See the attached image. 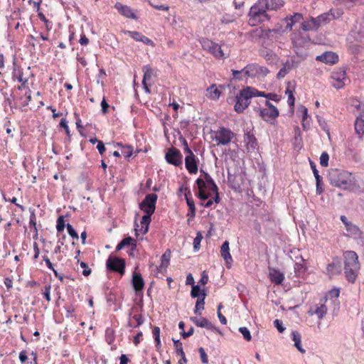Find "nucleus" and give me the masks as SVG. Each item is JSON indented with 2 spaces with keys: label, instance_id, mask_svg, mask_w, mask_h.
<instances>
[{
  "label": "nucleus",
  "instance_id": "aec40b11",
  "mask_svg": "<svg viewBox=\"0 0 364 364\" xmlns=\"http://www.w3.org/2000/svg\"><path fill=\"white\" fill-rule=\"evenodd\" d=\"M316 60L326 64L333 65L338 61V56L333 52L327 51L321 55L316 56Z\"/></svg>",
  "mask_w": 364,
  "mask_h": 364
},
{
  "label": "nucleus",
  "instance_id": "c85d7f7f",
  "mask_svg": "<svg viewBox=\"0 0 364 364\" xmlns=\"http://www.w3.org/2000/svg\"><path fill=\"white\" fill-rule=\"evenodd\" d=\"M269 279L275 284H280L284 279V275L278 269H269Z\"/></svg>",
  "mask_w": 364,
  "mask_h": 364
},
{
  "label": "nucleus",
  "instance_id": "de8ad7c7",
  "mask_svg": "<svg viewBox=\"0 0 364 364\" xmlns=\"http://www.w3.org/2000/svg\"><path fill=\"white\" fill-rule=\"evenodd\" d=\"M355 130L358 134L363 135L364 134V122L356 119L355 122Z\"/></svg>",
  "mask_w": 364,
  "mask_h": 364
},
{
  "label": "nucleus",
  "instance_id": "774afa93",
  "mask_svg": "<svg viewBox=\"0 0 364 364\" xmlns=\"http://www.w3.org/2000/svg\"><path fill=\"white\" fill-rule=\"evenodd\" d=\"M101 107H102V113L103 114H106L107 113H108V109L109 107V105L107 102L105 97H103V99L101 102Z\"/></svg>",
  "mask_w": 364,
  "mask_h": 364
},
{
  "label": "nucleus",
  "instance_id": "ea45409f",
  "mask_svg": "<svg viewBox=\"0 0 364 364\" xmlns=\"http://www.w3.org/2000/svg\"><path fill=\"white\" fill-rule=\"evenodd\" d=\"M170 257H171V251L169 250H168L161 256V262L160 268L166 269L168 266L169 262H170Z\"/></svg>",
  "mask_w": 364,
  "mask_h": 364
},
{
  "label": "nucleus",
  "instance_id": "bb28decb",
  "mask_svg": "<svg viewBox=\"0 0 364 364\" xmlns=\"http://www.w3.org/2000/svg\"><path fill=\"white\" fill-rule=\"evenodd\" d=\"M23 90H25L23 95L16 98V102L22 108L27 107L32 99L31 90L28 87Z\"/></svg>",
  "mask_w": 364,
  "mask_h": 364
},
{
  "label": "nucleus",
  "instance_id": "58836bf2",
  "mask_svg": "<svg viewBox=\"0 0 364 364\" xmlns=\"http://www.w3.org/2000/svg\"><path fill=\"white\" fill-rule=\"evenodd\" d=\"M293 63H290L287 61L286 63L284 64L282 68L280 69L279 73H277V78L282 79L285 77V75L292 69Z\"/></svg>",
  "mask_w": 364,
  "mask_h": 364
},
{
  "label": "nucleus",
  "instance_id": "ddd939ff",
  "mask_svg": "<svg viewBox=\"0 0 364 364\" xmlns=\"http://www.w3.org/2000/svg\"><path fill=\"white\" fill-rule=\"evenodd\" d=\"M165 159L168 164L179 166L182 164L183 156L178 149L171 147L166 153Z\"/></svg>",
  "mask_w": 364,
  "mask_h": 364
},
{
  "label": "nucleus",
  "instance_id": "b1692460",
  "mask_svg": "<svg viewBox=\"0 0 364 364\" xmlns=\"http://www.w3.org/2000/svg\"><path fill=\"white\" fill-rule=\"evenodd\" d=\"M305 259L301 257L300 261L295 262L294 269L296 277L304 278L307 271Z\"/></svg>",
  "mask_w": 364,
  "mask_h": 364
},
{
  "label": "nucleus",
  "instance_id": "393cba45",
  "mask_svg": "<svg viewBox=\"0 0 364 364\" xmlns=\"http://www.w3.org/2000/svg\"><path fill=\"white\" fill-rule=\"evenodd\" d=\"M303 18V15L300 13H295L292 16H287L284 18V21L287 23L286 30L291 31L293 26Z\"/></svg>",
  "mask_w": 364,
  "mask_h": 364
},
{
  "label": "nucleus",
  "instance_id": "f704fd0d",
  "mask_svg": "<svg viewBox=\"0 0 364 364\" xmlns=\"http://www.w3.org/2000/svg\"><path fill=\"white\" fill-rule=\"evenodd\" d=\"M340 291L338 289H334L328 291L326 296L324 297L328 298V302L330 301L332 304L338 306L339 305V301L338 298L339 296Z\"/></svg>",
  "mask_w": 364,
  "mask_h": 364
},
{
  "label": "nucleus",
  "instance_id": "052dcab7",
  "mask_svg": "<svg viewBox=\"0 0 364 364\" xmlns=\"http://www.w3.org/2000/svg\"><path fill=\"white\" fill-rule=\"evenodd\" d=\"M60 127L64 129L67 136L70 137L71 135L70 130L69 129V127L68 125V122L65 118L61 119V120L60 122Z\"/></svg>",
  "mask_w": 364,
  "mask_h": 364
},
{
  "label": "nucleus",
  "instance_id": "5fc2aeb1",
  "mask_svg": "<svg viewBox=\"0 0 364 364\" xmlns=\"http://www.w3.org/2000/svg\"><path fill=\"white\" fill-rule=\"evenodd\" d=\"M50 290H51V286L50 285H46L42 289V294L43 295V297L46 299L48 302H50L51 300L50 298Z\"/></svg>",
  "mask_w": 364,
  "mask_h": 364
},
{
  "label": "nucleus",
  "instance_id": "4c0bfd02",
  "mask_svg": "<svg viewBox=\"0 0 364 364\" xmlns=\"http://www.w3.org/2000/svg\"><path fill=\"white\" fill-rule=\"evenodd\" d=\"M144 322V318L141 314H136L132 316V319L129 322L131 327L136 328L141 326Z\"/></svg>",
  "mask_w": 364,
  "mask_h": 364
},
{
  "label": "nucleus",
  "instance_id": "f257e3e1",
  "mask_svg": "<svg viewBox=\"0 0 364 364\" xmlns=\"http://www.w3.org/2000/svg\"><path fill=\"white\" fill-rule=\"evenodd\" d=\"M343 14L341 9H331L329 11L321 14L317 17H310L301 23V28L304 31H316L320 27L328 24L331 21L340 18Z\"/></svg>",
  "mask_w": 364,
  "mask_h": 364
},
{
  "label": "nucleus",
  "instance_id": "a18cd8bd",
  "mask_svg": "<svg viewBox=\"0 0 364 364\" xmlns=\"http://www.w3.org/2000/svg\"><path fill=\"white\" fill-rule=\"evenodd\" d=\"M246 139L247 149H255L257 146L256 138L253 135L248 134H247Z\"/></svg>",
  "mask_w": 364,
  "mask_h": 364
},
{
  "label": "nucleus",
  "instance_id": "37998d69",
  "mask_svg": "<svg viewBox=\"0 0 364 364\" xmlns=\"http://www.w3.org/2000/svg\"><path fill=\"white\" fill-rule=\"evenodd\" d=\"M200 171L204 173V178L203 179L205 181V183H208L209 186H210L211 191H216L218 186L216 185L212 177L210 176V174L203 171V170H200Z\"/></svg>",
  "mask_w": 364,
  "mask_h": 364
},
{
  "label": "nucleus",
  "instance_id": "79ce46f5",
  "mask_svg": "<svg viewBox=\"0 0 364 364\" xmlns=\"http://www.w3.org/2000/svg\"><path fill=\"white\" fill-rule=\"evenodd\" d=\"M117 145L122 146V154H123V156L125 158L129 159L132 156V154H133L132 146H129V145L122 146L121 143H117Z\"/></svg>",
  "mask_w": 364,
  "mask_h": 364
},
{
  "label": "nucleus",
  "instance_id": "412c9836",
  "mask_svg": "<svg viewBox=\"0 0 364 364\" xmlns=\"http://www.w3.org/2000/svg\"><path fill=\"white\" fill-rule=\"evenodd\" d=\"M198 159L196 156H186L185 166L191 174H196L198 173Z\"/></svg>",
  "mask_w": 364,
  "mask_h": 364
},
{
  "label": "nucleus",
  "instance_id": "e2e57ef3",
  "mask_svg": "<svg viewBox=\"0 0 364 364\" xmlns=\"http://www.w3.org/2000/svg\"><path fill=\"white\" fill-rule=\"evenodd\" d=\"M36 217L35 213H31V214L30 215L29 226H30L31 228H33L34 229V231L37 234L38 230H37V227H36Z\"/></svg>",
  "mask_w": 364,
  "mask_h": 364
},
{
  "label": "nucleus",
  "instance_id": "7c9ffc66",
  "mask_svg": "<svg viewBox=\"0 0 364 364\" xmlns=\"http://www.w3.org/2000/svg\"><path fill=\"white\" fill-rule=\"evenodd\" d=\"M326 271L330 276L339 274L341 272V264L338 260L333 261L332 263L328 264L326 267Z\"/></svg>",
  "mask_w": 364,
  "mask_h": 364
},
{
  "label": "nucleus",
  "instance_id": "72a5a7b5",
  "mask_svg": "<svg viewBox=\"0 0 364 364\" xmlns=\"http://www.w3.org/2000/svg\"><path fill=\"white\" fill-rule=\"evenodd\" d=\"M127 245H131L134 248L136 247V241L131 237H127L124 238L116 247V250L119 251L123 249Z\"/></svg>",
  "mask_w": 364,
  "mask_h": 364
},
{
  "label": "nucleus",
  "instance_id": "f8f14e48",
  "mask_svg": "<svg viewBox=\"0 0 364 364\" xmlns=\"http://www.w3.org/2000/svg\"><path fill=\"white\" fill-rule=\"evenodd\" d=\"M328 298L323 297L319 300V302L311 306L308 311L310 316L316 315L319 319L323 318L328 311Z\"/></svg>",
  "mask_w": 364,
  "mask_h": 364
},
{
  "label": "nucleus",
  "instance_id": "e433bc0d",
  "mask_svg": "<svg viewBox=\"0 0 364 364\" xmlns=\"http://www.w3.org/2000/svg\"><path fill=\"white\" fill-rule=\"evenodd\" d=\"M14 77H16L17 80L21 83V85L18 87L19 90H23L26 88L25 84L27 82L28 80L23 77V72L20 69L14 72Z\"/></svg>",
  "mask_w": 364,
  "mask_h": 364
},
{
  "label": "nucleus",
  "instance_id": "4d7b16f0",
  "mask_svg": "<svg viewBox=\"0 0 364 364\" xmlns=\"http://www.w3.org/2000/svg\"><path fill=\"white\" fill-rule=\"evenodd\" d=\"M148 230V225H141V228H139V225L137 223H135V231L136 235H139V232H140L141 235H145L146 233H147Z\"/></svg>",
  "mask_w": 364,
  "mask_h": 364
},
{
  "label": "nucleus",
  "instance_id": "1a4fd4ad",
  "mask_svg": "<svg viewBox=\"0 0 364 364\" xmlns=\"http://www.w3.org/2000/svg\"><path fill=\"white\" fill-rule=\"evenodd\" d=\"M251 94L247 87L242 90L236 96V102L234 109L237 113H242L250 105Z\"/></svg>",
  "mask_w": 364,
  "mask_h": 364
},
{
  "label": "nucleus",
  "instance_id": "a211bd4d",
  "mask_svg": "<svg viewBox=\"0 0 364 364\" xmlns=\"http://www.w3.org/2000/svg\"><path fill=\"white\" fill-rule=\"evenodd\" d=\"M124 33L136 41L142 42L143 43L152 47L155 46L152 40L138 31H125Z\"/></svg>",
  "mask_w": 364,
  "mask_h": 364
},
{
  "label": "nucleus",
  "instance_id": "5701e85b",
  "mask_svg": "<svg viewBox=\"0 0 364 364\" xmlns=\"http://www.w3.org/2000/svg\"><path fill=\"white\" fill-rule=\"evenodd\" d=\"M242 71H244L246 76L253 77L257 76L260 72H263V68L259 67L257 64L251 63L245 66Z\"/></svg>",
  "mask_w": 364,
  "mask_h": 364
},
{
  "label": "nucleus",
  "instance_id": "cd10ccee",
  "mask_svg": "<svg viewBox=\"0 0 364 364\" xmlns=\"http://www.w3.org/2000/svg\"><path fill=\"white\" fill-rule=\"evenodd\" d=\"M346 230L348 232L347 236L354 238H361L363 234L360 228L352 223L346 224Z\"/></svg>",
  "mask_w": 364,
  "mask_h": 364
},
{
  "label": "nucleus",
  "instance_id": "49530a36",
  "mask_svg": "<svg viewBox=\"0 0 364 364\" xmlns=\"http://www.w3.org/2000/svg\"><path fill=\"white\" fill-rule=\"evenodd\" d=\"M173 346L175 348L176 354L178 356L183 355V354H185V353L183 349L182 343L178 340L176 341L174 339H173Z\"/></svg>",
  "mask_w": 364,
  "mask_h": 364
},
{
  "label": "nucleus",
  "instance_id": "c03bdc74",
  "mask_svg": "<svg viewBox=\"0 0 364 364\" xmlns=\"http://www.w3.org/2000/svg\"><path fill=\"white\" fill-rule=\"evenodd\" d=\"M185 199L186 200L187 205L188 206L189 210H192V217H195L196 215V207L195 203L192 198V194L189 196H186Z\"/></svg>",
  "mask_w": 364,
  "mask_h": 364
},
{
  "label": "nucleus",
  "instance_id": "c756f323",
  "mask_svg": "<svg viewBox=\"0 0 364 364\" xmlns=\"http://www.w3.org/2000/svg\"><path fill=\"white\" fill-rule=\"evenodd\" d=\"M221 91L219 90L215 84L210 85L206 90V97L212 100H217L219 99Z\"/></svg>",
  "mask_w": 364,
  "mask_h": 364
},
{
  "label": "nucleus",
  "instance_id": "473e14b6",
  "mask_svg": "<svg viewBox=\"0 0 364 364\" xmlns=\"http://www.w3.org/2000/svg\"><path fill=\"white\" fill-rule=\"evenodd\" d=\"M291 338L294 342V346L302 354L305 353L306 350L301 346V336L299 332L294 331L291 332Z\"/></svg>",
  "mask_w": 364,
  "mask_h": 364
},
{
  "label": "nucleus",
  "instance_id": "423d86ee",
  "mask_svg": "<svg viewBox=\"0 0 364 364\" xmlns=\"http://www.w3.org/2000/svg\"><path fill=\"white\" fill-rule=\"evenodd\" d=\"M355 182L356 180L352 173L346 171L338 173L337 178L332 181L335 186L349 191L353 189Z\"/></svg>",
  "mask_w": 364,
  "mask_h": 364
},
{
  "label": "nucleus",
  "instance_id": "a19ab883",
  "mask_svg": "<svg viewBox=\"0 0 364 364\" xmlns=\"http://www.w3.org/2000/svg\"><path fill=\"white\" fill-rule=\"evenodd\" d=\"M38 17L41 21L44 23L46 31L48 33L53 28V23L47 19L46 16L42 12L38 13Z\"/></svg>",
  "mask_w": 364,
  "mask_h": 364
},
{
  "label": "nucleus",
  "instance_id": "6ab92c4d",
  "mask_svg": "<svg viewBox=\"0 0 364 364\" xmlns=\"http://www.w3.org/2000/svg\"><path fill=\"white\" fill-rule=\"evenodd\" d=\"M114 8L118 11V12L123 16L132 18V19H137L136 15L134 14V12L132 11V9L127 6L123 5L120 2H117L114 4Z\"/></svg>",
  "mask_w": 364,
  "mask_h": 364
},
{
  "label": "nucleus",
  "instance_id": "a878e982",
  "mask_svg": "<svg viewBox=\"0 0 364 364\" xmlns=\"http://www.w3.org/2000/svg\"><path fill=\"white\" fill-rule=\"evenodd\" d=\"M132 286L136 292L141 291L144 287V282L140 273L134 272L132 275Z\"/></svg>",
  "mask_w": 364,
  "mask_h": 364
},
{
  "label": "nucleus",
  "instance_id": "864d4df0",
  "mask_svg": "<svg viewBox=\"0 0 364 364\" xmlns=\"http://www.w3.org/2000/svg\"><path fill=\"white\" fill-rule=\"evenodd\" d=\"M247 89L251 94V98L252 97H264L266 98L267 94L265 92L258 91L257 89L251 87H247Z\"/></svg>",
  "mask_w": 364,
  "mask_h": 364
},
{
  "label": "nucleus",
  "instance_id": "bf43d9fd",
  "mask_svg": "<svg viewBox=\"0 0 364 364\" xmlns=\"http://www.w3.org/2000/svg\"><path fill=\"white\" fill-rule=\"evenodd\" d=\"M66 228H67V230H68V234L73 238V239H75V240H78L79 238V236H78V234L77 233V232L75 231V230L73 228V227L70 225V224H67L66 225Z\"/></svg>",
  "mask_w": 364,
  "mask_h": 364
},
{
  "label": "nucleus",
  "instance_id": "09e8293b",
  "mask_svg": "<svg viewBox=\"0 0 364 364\" xmlns=\"http://www.w3.org/2000/svg\"><path fill=\"white\" fill-rule=\"evenodd\" d=\"M183 193H184V197H186V196L191 195V190L189 189L187 183H185L180 186L177 194L178 196H181Z\"/></svg>",
  "mask_w": 364,
  "mask_h": 364
},
{
  "label": "nucleus",
  "instance_id": "680f3d73",
  "mask_svg": "<svg viewBox=\"0 0 364 364\" xmlns=\"http://www.w3.org/2000/svg\"><path fill=\"white\" fill-rule=\"evenodd\" d=\"M182 141H183V150H184V152L185 154H186V156H195L194 154L193 153V151L191 150V149L188 147V142L187 141L184 139V138H182Z\"/></svg>",
  "mask_w": 364,
  "mask_h": 364
},
{
  "label": "nucleus",
  "instance_id": "7ed1b4c3",
  "mask_svg": "<svg viewBox=\"0 0 364 364\" xmlns=\"http://www.w3.org/2000/svg\"><path fill=\"white\" fill-rule=\"evenodd\" d=\"M264 1L258 0L251 8L249 12L248 23L250 26H255L269 19L267 14V8Z\"/></svg>",
  "mask_w": 364,
  "mask_h": 364
},
{
  "label": "nucleus",
  "instance_id": "6e6552de",
  "mask_svg": "<svg viewBox=\"0 0 364 364\" xmlns=\"http://www.w3.org/2000/svg\"><path fill=\"white\" fill-rule=\"evenodd\" d=\"M106 266L108 270L117 272L121 276L125 273V260L117 256L110 255L107 259Z\"/></svg>",
  "mask_w": 364,
  "mask_h": 364
},
{
  "label": "nucleus",
  "instance_id": "9d476101",
  "mask_svg": "<svg viewBox=\"0 0 364 364\" xmlns=\"http://www.w3.org/2000/svg\"><path fill=\"white\" fill-rule=\"evenodd\" d=\"M265 105L266 107L258 109L259 116L267 122L274 120L279 114L278 109L269 100H266Z\"/></svg>",
  "mask_w": 364,
  "mask_h": 364
},
{
  "label": "nucleus",
  "instance_id": "603ef678",
  "mask_svg": "<svg viewBox=\"0 0 364 364\" xmlns=\"http://www.w3.org/2000/svg\"><path fill=\"white\" fill-rule=\"evenodd\" d=\"M202 239H203L202 234L200 232H198L196 237L194 238V240H193V248L196 251L199 250Z\"/></svg>",
  "mask_w": 364,
  "mask_h": 364
},
{
  "label": "nucleus",
  "instance_id": "3c124183",
  "mask_svg": "<svg viewBox=\"0 0 364 364\" xmlns=\"http://www.w3.org/2000/svg\"><path fill=\"white\" fill-rule=\"evenodd\" d=\"M66 225L63 216H59L57 220L56 230L58 232H63Z\"/></svg>",
  "mask_w": 364,
  "mask_h": 364
},
{
  "label": "nucleus",
  "instance_id": "69168bd1",
  "mask_svg": "<svg viewBox=\"0 0 364 364\" xmlns=\"http://www.w3.org/2000/svg\"><path fill=\"white\" fill-rule=\"evenodd\" d=\"M80 264V267L83 268L82 274L85 277L89 276L91 274L92 271L91 269L88 267V265L84 262H81Z\"/></svg>",
  "mask_w": 364,
  "mask_h": 364
},
{
  "label": "nucleus",
  "instance_id": "13d9d810",
  "mask_svg": "<svg viewBox=\"0 0 364 364\" xmlns=\"http://www.w3.org/2000/svg\"><path fill=\"white\" fill-rule=\"evenodd\" d=\"M329 156L326 152H323L320 156V164L323 167L328 165Z\"/></svg>",
  "mask_w": 364,
  "mask_h": 364
},
{
  "label": "nucleus",
  "instance_id": "f3484780",
  "mask_svg": "<svg viewBox=\"0 0 364 364\" xmlns=\"http://www.w3.org/2000/svg\"><path fill=\"white\" fill-rule=\"evenodd\" d=\"M191 321L198 327L220 333V330L206 318L191 317Z\"/></svg>",
  "mask_w": 364,
  "mask_h": 364
},
{
  "label": "nucleus",
  "instance_id": "dca6fc26",
  "mask_svg": "<svg viewBox=\"0 0 364 364\" xmlns=\"http://www.w3.org/2000/svg\"><path fill=\"white\" fill-rule=\"evenodd\" d=\"M331 84L336 89H341L344 87L346 81V71L339 69L332 73Z\"/></svg>",
  "mask_w": 364,
  "mask_h": 364
},
{
  "label": "nucleus",
  "instance_id": "39448f33",
  "mask_svg": "<svg viewBox=\"0 0 364 364\" xmlns=\"http://www.w3.org/2000/svg\"><path fill=\"white\" fill-rule=\"evenodd\" d=\"M357 43H353L349 48L350 53L360 60H364V22L360 23V28L355 37Z\"/></svg>",
  "mask_w": 364,
  "mask_h": 364
},
{
  "label": "nucleus",
  "instance_id": "0eeeda50",
  "mask_svg": "<svg viewBox=\"0 0 364 364\" xmlns=\"http://www.w3.org/2000/svg\"><path fill=\"white\" fill-rule=\"evenodd\" d=\"M199 41L203 49L212 54L215 58L218 59H224L226 58L221 46L218 43L207 38H202Z\"/></svg>",
  "mask_w": 364,
  "mask_h": 364
},
{
  "label": "nucleus",
  "instance_id": "2eb2a0df",
  "mask_svg": "<svg viewBox=\"0 0 364 364\" xmlns=\"http://www.w3.org/2000/svg\"><path fill=\"white\" fill-rule=\"evenodd\" d=\"M144 77L142 80V85L146 92L150 93V87L152 85L151 82L153 77L155 75L154 70L149 65H144L142 68Z\"/></svg>",
  "mask_w": 364,
  "mask_h": 364
},
{
  "label": "nucleus",
  "instance_id": "0e129e2a",
  "mask_svg": "<svg viewBox=\"0 0 364 364\" xmlns=\"http://www.w3.org/2000/svg\"><path fill=\"white\" fill-rule=\"evenodd\" d=\"M198 352L200 355V359L203 363L207 364L208 363V355L206 354L203 348L200 347L198 349Z\"/></svg>",
  "mask_w": 364,
  "mask_h": 364
},
{
  "label": "nucleus",
  "instance_id": "8fccbe9b",
  "mask_svg": "<svg viewBox=\"0 0 364 364\" xmlns=\"http://www.w3.org/2000/svg\"><path fill=\"white\" fill-rule=\"evenodd\" d=\"M203 291L205 292L203 290H202V291L200 290L198 285H193L192 289L191 291V295L193 298H196V297L200 298Z\"/></svg>",
  "mask_w": 364,
  "mask_h": 364
},
{
  "label": "nucleus",
  "instance_id": "f03ea898",
  "mask_svg": "<svg viewBox=\"0 0 364 364\" xmlns=\"http://www.w3.org/2000/svg\"><path fill=\"white\" fill-rule=\"evenodd\" d=\"M343 258L345 277L349 282L354 283L360 269L358 256L355 252L347 250L343 252Z\"/></svg>",
  "mask_w": 364,
  "mask_h": 364
},
{
  "label": "nucleus",
  "instance_id": "4468645a",
  "mask_svg": "<svg viewBox=\"0 0 364 364\" xmlns=\"http://www.w3.org/2000/svg\"><path fill=\"white\" fill-rule=\"evenodd\" d=\"M198 192L196 196L201 200H207L211 196V187L203 178H198L196 181Z\"/></svg>",
  "mask_w": 364,
  "mask_h": 364
},
{
  "label": "nucleus",
  "instance_id": "20e7f679",
  "mask_svg": "<svg viewBox=\"0 0 364 364\" xmlns=\"http://www.w3.org/2000/svg\"><path fill=\"white\" fill-rule=\"evenodd\" d=\"M235 136V134L229 128L220 127L217 130L211 132V138L216 146L228 145Z\"/></svg>",
  "mask_w": 364,
  "mask_h": 364
},
{
  "label": "nucleus",
  "instance_id": "2f4dec72",
  "mask_svg": "<svg viewBox=\"0 0 364 364\" xmlns=\"http://www.w3.org/2000/svg\"><path fill=\"white\" fill-rule=\"evenodd\" d=\"M105 340L106 342L111 345V349L115 350L117 348L116 345L114 344L115 341V332L114 330L112 328H107L105 330Z\"/></svg>",
  "mask_w": 364,
  "mask_h": 364
},
{
  "label": "nucleus",
  "instance_id": "6e6d98bb",
  "mask_svg": "<svg viewBox=\"0 0 364 364\" xmlns=\"http://www.w3.org/2000/svg\"><path fill=\"white\" fill-rule=\"evenodd\" d=\"M239 331L242 334L244 339L247 341H250L252 339V336L250 331L247 327H240L239 328Z\"/></svg>",
  "mask_w": 364,
  "mask_h": 364
},
{
  "label": "nucleus",
  "instance_id": "c9c22d12",
  "mask_svg": "<svg viewBox=\"0 0 364 364\" xmlns=\"http://www.w3.org/2000/svg\"><path fill=\"white\" fill-rule=\"evenodd\" d=\"M205 296H206V294L203 291L201 297L198 298L196 303L195 309H194V313L196 314L201 315V311L204 309Z\"/></svg>",
  "mask_w": 364,
  "mask_h": 364
},
{
  "label": "nucleus",
  "instance_id": "9b49d317",
  "mask_svg": "<svg viewBox=\"0 0 364 364\" xmlns=\"http://www.w3.org/2000/svg\"><path fill=\"white\" fill-rule=\"evenodd\" d=\"M158 196L156 193H150L145 196L144 199L139 204V208L145 213L153 215L156 209V203Z\"/></svg>",
  "mask_w": 364,
  "mask_h": 364
},
{
  "label": "nucleus",
  "instance_id": "338daca9",
  "mask_svg": "<svg viewBox=\"0 0 364 364\" xmlns=\"http://www.w3.org/2000/svg\"><path fill=\"white\" fill-rule=\"evenodd\" d=\"M316 192L318 193V194H321L323 191V189L322 188V178L321 176H318V178H316Z\"/></svg>",
  "mask_w": 364,
  "mask_h": 364
},
{
  "label": "nucleus",
  "instance_id": "4be33fe9",
  "mask_svg": "<svg viewBox=\"0 0 364 364\" xmlns=\"http://www.w3.org/2000/svg\"><path fill=\"white\" fill-rule=\"evenodd\" d=\"M220 255L225 260L227 267L230 268L233 260L230 252L228 241L226 240L222 244L220 247Z\"/></svg>",
  "mask_w": 364,
  "mask_h": 364
}]
</instances>
